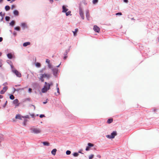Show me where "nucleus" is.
<instances>
[{
    "instance_id": "1",
    "label": "nucleus",
    "mask_w": 159,
    "mask_h": 159,
    "mask_svg": "<svg viewBox=\"0 0 159 159\" xmlns=\"http://www.w3.org/2000/svg\"><path fill=\"white\" fill-rule=\"evenodd\" d=\"M31 132L35 134H38L41 132V130L37 128H30Z\"/></svg>"
},
{
    "instance_id": "2",
    "label": "nucleus",
    "mask_w": 159,
    "mask_h": 159,
    "mask_svg": "<svg viewBox=\"0 0 159 159\" xmlns=\"http://www.w3.org/2000/svg\"><path fill=\"white\" fill-rule=\"evenodd\" d=\"M79 14H80V15L81 17V18L82 20H84V13H83L82 8L80 4L79 5Z\"/></svg>"
},
{
    "instance_id": "3",
    "label": "nucleus",
    "mask_w": 159,
    "mask_h": 159,
    "mask_svg": "<svg viewBox=\"0 0 159 159\" xmlns=\"http://www.w3.org/2000/svg\"><path fill=\"white\" fill-rule=\"evenodd\" d=\"M117 134V133L116 132V131H113L111 133V135H107L106 136V137L110 139H113Z\"/></svg>"
},
{
    "instance_id": "4",
    "label": "nucleus",
    "mask_w": 159,
    "mask_h": 159,
    "mask_svg": "<svg viewBox=\"0 0 159 159\" xmlns=\"http://www.w3.org/2000/svg\"><path fill=\"white\" fill-rule=\"evenodd\" d=\"M12 71V72L14 73L17 77H21V73L17 70L15 69H13Z\"/></svg>"
},
{
    "instance_id": "5",
    "label": "nucleus",
    "mask_w": 159,
    "mask_h": 159,
    "mask_svg": "<svg viewBox=\"0 0 159 159\" xmlns=\"http://www.w3.org/2000/svg\"><path fill=\"white\" fill-rule=\"evenodd\" d=\"M47 85L48 83L47 82H45V85L44 86V87L43 88H42V92L43 93H46L48 91V90H46V89L48 88Z\"/></svg>"
},
{
    "instance_id": "6",
    "label": "nucleus",
    "mask_w": 159,
    "mask_h": 159,
    "mask_svg": "<svg viewBox=\"0 0 159 159\" xmlns=\"http://www.w3.org/2000/svg\"><path fill=\"white\" fill-rule=\"evenodd\" d=\"M33 87L35 89H39V84L37 83H34L32 84Z\"/></svg>"
},
{
    "instance_id": "7",
    "label": "nucleus",
    "mask_w": 159,
    "mask_h": 159,
    "mask_svg": "<svg viewBox=\"0 0 159 159\" xmlns=\"http://www.w3.org/2000/svg\"><path fill=\"white\" fill-rule=\"evenodd\" d=\"M52 71L53 73V75L54 76H56L57 74L58 71V69L57 68H52Z\"/></svg>"
},
{
    "instance_id": "8",
    "label": "nucleus",
    "mask_w": 159,
    "mask_h": 159,
    "mask_svg": "<svg viewBox=\"0 0 159 159\" xmlns=\"http://www.w3.org/2000/svg\"><path fill=\"white\" fill-rule=\"evenodd\" d=\"M8 88L7 86L4 87L3 89L0 91L1 94H3L7 89Z\"/></svg>"
},
{
    "instance_id": "9",
    "label": "nucleus",
    "mask_w": 159,
    "mask_h": 159,
    "mask_svg": "<svg viewBox=\"0 0 159 159\" xmlns=\"http://www.w3.org/2000/svg\"><path fill=\"white\" fill-rule=\"evenodd\" d=\"M93 30L96 32L99 33L100 31V29L97 25H95L94 26Z\"/></svg>"
},
{
    "instance_id": "10",
    "label": "nucleus",
    "mask_w": 159,
    "mask_h": 159,
    "mask_svg": "<svg viewBox=\"0 0 159 159\" xmlns=\"http://www.w3.org/2000/svg\"><path fill=\"white\" fill-rule=\"evenodd\" d=\"M43 74V75L44 78L45 77H46L48 80H49V79L51 77L50 75L49 74H47L44 73V74Z\"/></svg>"
},
{
    "instance_id": "11",
    "label": "nucleus",
    "mask_w": 159,
    "mask_h": 159,
    "mask_svg": "<svg viewBox=\"0 0 159 159\" xmlns=\"http://www.w3.org/2000/svg\"><path fill=\"white\" fill-rule=\"evenodd\" d=\"M15 118L16 119L22 120V118H24V117L21 116V115L19 114H17Z\"/></svg>"
},
{
    "instance_id": "12",
    "label": "nucleus",
    "mask_w": 159,
    "mask_h": 159,
    "mask_svg": "<svg viewBox=\"0 0 159 159\" xmlns=\"http://www.w3.org/2000/svg\"><path fill=\"white\" fill-rule=\"evenodd\" d=\"M62 12H66L68 10V9L66 7L63 5L62 7Z\"/></svg>"
},
{
    "instance_id": "13",
    "label": "nucleus",
    "mask_w": 159,
    "mask_h": 159,
    "mask_svg": "<svg viewBox=\"0 0 159 159\" xmlns=\"http://www.w3.org/2000/svg\"><path fill=\"white\" fill-rule=\"evenodd\" d=\"M18 102H19V101H18V99H15L13 101V104H14L17 105H16L17 106H19Z\"/></svg>"
},
{
    "instance_id": "14",
    "label": "nucleus",
    "mask_w": 159,
    "mask_h": 159,
    "mask_svg": "<svg viewBox=\"0 0 159 159\" xmlns=\"http://www.w3.org/2000/svg\"><path fill=\"white\" fill-rule=\"evenodd\" d=\"M86 16L88 20H89V10H87L86 11Z\"/></svg>"
},
{
    "instance_id": "15",
    "label": "nucleus",
    "mask_w": 159,
    "mask_h": 159,
    "mask_svg": "<svg viewBox=\"0 0 159 159\" xmlns=\"http://www.w3.org/2000/svg\"><path fill=\"white\" fill-rule=\"evenodd\" d=\"M13 13L15 16H18L19 14V12L17 10H15L13 11Z\"/></svg>"
},
{
    "instance_id": "16",
    "label": "nucleus",
    "mask_w": 159,
    "mask_h": 159,
    "mask_svg": "<svg viewBox=\"0 0 159 159\" xmlns=\"http://www.w3.org/2000/svg\"><path fill=\"white\" fill-rule=\"evenodd\" d=\"M57 150L56 148L53 149L51 151V153L53 155H55L56 154Z\"/></svg>"
},
{
    "instance_id": "17",
    "label": "nucleus",
    "mask_w": 159,
    "mask_h": 159,
    "mask_svg": "<svg viewBox=\"0 0 159 159\" xmlns=\"http://www.w3.org/2000/svg\"><path fill=\"white\" fill-rule=\"evenodd\" d=\"M44 78L43 75L42 74H41L40 77L39 78L40 80H41V82H43L44 81V79L43 78Z\"/></svg>"
},
{
    "instance_id": "18",
    "label": "nucleus",
    "mask_w": 159,
    "mask_h": 159,
    "mask_svg": "<svg viewBox=\"0 0 159 159\" xmlns=\"http://www.w3.org/2000/svg\"><path fill=\"white\" fill-rule=\"evenodd\" d=\"M42 143L44 146H48L50 145L49 143L48 142H47V141L43 142H42Z\"/></svg>"
},
{
    "instance_id": "19",
    "label": "nucleus",
    "mask_w": 159,
    "mask_h": 159,
    "mask_svg": "<svg viewBox=\"0 0 159 159\" xmlns=\"http://www.w3.org/2000/svg\"><path fill=\"white\" fill-rule=\"evenodd\" d=\"M113 121V119L112 118H110L107 120V122L108 124H110Z\"/></svg>"
},
{
    "instance_id": "20",
    "label": "nucleus",
    "mask_w": 159,
    "mask_h": 159,
    "mask_svg": "<svg viewBox=\"0 0 159 159\" xmlns=\"http://www.w3.org/2000/svg\"><path fill=\"white\" fill-rule=\"evenodd\" d=\"M7 57L10 59H11L12 58V55L11 53H8L7 54Z\"/></svg>"
},
{
    "instance_id": "21",
    "label": "nucleus",
    "mask_w": 159,
    "mask_h": 159,
    "mask_svg": "<svg viewBox=\"0 0 159 159\" xmlns=\"http://www.w3.org/2000/svg\"><path fill=\"white\" fill-rule=\"evenodd\" d=\"M30 42H25L23 44V46L24 47H26V46H27L28 45H30Z\"/></svg>"
},
{
    "instance_id": "22",
    "label": "nucleus",
    "mask_w": 159,
    "mask_h": 159,
    "mask_svg": "<svg viewBox=\"0 0 159 159\" xmlns=\"http://www.w3.org/2000/svg\"><path fill=\"white\" fill-rule=\"evenodd\" d=\"M78 29H75L74 31H73V32L74 34V35L75 36H76L77 35V33L78 31Z\"/></svg>"
},
{
    "instance_id": "23",
    "label": "nucleus",
    "mask_w": 159,
    "mask_h": 159,
    "mask_svg": "<svg viewBox=\"0 0 159 159\" xmlns=\"http://www.w3.org/2000/svg\"><path fill=\"white\" fill-rule=\"evenodd\" d=\"M15 21L12 20L10 23V25L12 26H13L15 25Z\"/></svg>"
},
{
    "instance_id": "24",
    "label": "nucleus",
    "mask_w": 159,
    "mask_h": 159,
    "mask_svg": "<svg viewBox=\"0 0 159 159\" xmlns=\"http://www.w3.org/2000/svg\"><path fill=\"white\" fill-rule=\"evenodd\" d=\"M21 26L23 28H24L25 27L27 28V26L26 25V24L25 23H22L21 25Z\"/></svg>"
},
{
    "instance_id": "25",
    "label": "nucleus",
    "mask_w": 159,
    "mask_h": 159,
    "mask_svg": "<svg viewBox=\"0 0 159 159\" xmlns=\"http://www.w3.org/2000/svg\"><path fill=\"white\" fill-rule=\"evenodd\" d=\"M5 9L6 11H8L10 9V7L9 6L7 5L5 7Z\"/></svg>"
},
{
    "instance_id": "26",
    "label": "nucleus",
    "mask_w": 159,
    "mask_h": 159,
    "mask_svg": "<svg viewBox=\"0 0 159 159\" xmlns=\"http://www.w3.org/2000/svg\"><path fill=\"white\" fill-rule=\"evenodd\" d=\"M94 144L91 143H88V145L89 147L90 148L91 147H93L94 146Z\"/></svg>"
},
{
    "instance_id": "27",
    "label": "nucleus",
    "mask_w": 159,
    "mask_h": 159,
    "mask_svg": "<svg viewBox=\"0 0 159 159\" xmlns=\"http://www.w3.org/2000/svg\"><path fill=\"white\" fill-rule=\"evenodd\" d=\"M14 29L16 30L20 31V28L19 26H16L14 28Z\"/></svg>"
},
{
    "instance_id": "28",
    "label": "nucleus",
    "mask_w": 159,
    "mask_h": 159,
    "mask_svg": "<svg viewBox=\"0 0 159 159\" xmlns=\"http://www.w3.org/2000/svg\"><path fill=\"white\" fill-rule=\"evenodd\" d=\"M73 155L75 157H77L78 156V155H79V154L78 153L75 152L73 154Z\"/></svg>"
},
{
    "instance_id": "29",
    "label": "nucleus",
    "mask_w": 159,
    "mask_h": 159,
    "mask_svg": "<svg viewBox=\"0 0 159 159\" xmlns=\"http://www.w3.org/2000/svg\"><path fill=\"white\" fill-rule=\"evenodd\" d=\"M5 19L6 21H9L10 19V17L9 16H6Z\"/></svg>"
},
{
    "instance_id": "30",
    "label": "nucleus",
    "mask_w": 159,
    "mask_h": 159,
    "mask_svg": "<svg viewBox=\"0 0 159 159\" xmlns=\"http://www.w3.org/2000/svg\"><path fill=\"white\" fill-rule=\"evenodd\" d=\"M71 12L70 11H69L67 12H66V16H68L69 15L71 16V14H70Z\"/></svg>"
},
{
    "instance_id": "31",
    "label": "nucleus",
    "mask_w": 159,
    "mask_h": 159,
    "mask_svg": "<svg viewBox=\"0 0 159 159\" xmlns=\"http://www.w3.org/2000/svg\"><path fill=\"white\" fill-rule=\"evenodd\" d=\"M10 98L11 100H13L15 98V97L12 94H10Z\"/></svg>"
},
{
    "instance_id": "32",
    "label": "nucleus",
    "mask_w": 159,
    "mask_h": 159,
    "mask_svg": "<svg viewBox=\"0 0 159 159\" xmlns=\"http://www.w3.org/2000/svg\"><path fill=\"white\" fill-rule=\"evenodd\" d=\"M35 66H36L38 67H40L41 66V64L40 63L37 62L35 64Z\"/></svg>"
},
{
    "instance_id": "33",
    "label": "nucleus",
    "mask_w": 159,
    "mask_h": 159,
    "mask_svg": "<svg viewBox=\"0 0 159 159\" xmlns=\"http://www.w3.org/2000/svg\"><path fill=\"white\" fill-rule=\"evenodd\" d=\"M71 152L70 151L67 150L66 152V154L67 155H69L70 154Z\"/></svg>"
},
{
    "instance_id": "34",
    "label": "nucleus",
    "mask_w": 159,
    "mask_h": 159,
    "mask_svg": "<svg viewBox=\"0 0 159 159\" xmlns=\"http://www.w3.org/2000/svg\"><path fill=\"white\" fill-rule=\"evenodd\" d=\"M98 2V0H93V4H95Z\"/></svg>"
},
{
    "instance_id": "35",
    "label": "nucleus",
    "mask_w": 159,
    "mask_h": 159,
    "mask_svg": "<svg viewBox=\"0 0 159 159\" xmlns=\"http://www.w3.org/2000/svg\"><path fill=\"white\" fill-rule=\"evenodd\" d=\"M27 121V120L26 119H24V122L23 123L24 125L25 126L26 125V123Z\"/></svg>"
},
{
    "instance_id": "36",
    "label": "nucleus",
    "mask_w": 159,
    "mask_h": 159,
    "mask_svg": "<svg viewBox=\"0 0 159 159\" xmlns=\"http://www.w3.org/2000/svg\"><path fill=\"white\" fill-rule=\"evenodd\" d=\"M94 157V155L93 154H91L89 157V159H92Z\"/></svg>"
},
{
    "instance_id": "37",
    "label": "nucleus",
    "mask_w": 159,
    "mask_h": 159,
    "mask_svg": "<svg viewBox=\"0 0 159 159\" xmlns=\"http://www.w3.org/2000/svg\"><path fill=\"white\" fill-rule=\"evenodd\" d=\"M31 101V99L30 98H26L25 99V101Z\"/></svg>"
},
{
    "instance_id": "38",
    "label": "nucleus",
    "mask_w": 159,
    "mask_h": 159,
    "mask_svg": "<svg viewBox=\"0 0 159 159\" xmlns=\"http://www.w3.org/2000/svg\"><path fill=\"white\" fill-rule=\"evenodd\" d=\"M48 67L49 68L52 69V66L51 64H50V63L49 64H48Z\"/></svg>"
},
{
    "instance_id": "39",
    "label": "nucleus",
    "mask_w": 159,
    "mask_h": 159,
    "mask_svg": "<svg viewBox=\"0 0 159 159\" xmlns=\"http://www.w3.org/2000/svg\"><path fill=\"white\" fill-rule=\"evenodd\" d=\"M45 115L44 114H41L39 116V117L41 118H43V117H45Z\"/></svg>"
},
{
    "instance_id": "40",
    "label": "nucleus",
    "mask_w": 159,
    "mask_h": 159,
    "mask_svg": "<svg viewBox=\"0 0 159 159\" xmlns=\"http://www.w3.org/2000/svg\"><path fill=\"white\" fill-rule=\"evenodd\" d=\"M46 62L48 63V64H49L50 63V60L48 59H46Z\"/></svg>"
},
{
    "instance_id": "41",
    "label": "nucleus",
    "mask_w": 159,
    "mask_h": 159,
    "mask_svg": "<svg viewBox=\"0 0 159 159\" xmlns=\"http://www.w3.org/2000/svg\"><path fill=\"white\" fill-rule=\"evenodd\" d=\"M116 15H122V14L121 12H118V13H116Z\"/></svg>"
},
{
    "instance_id": "42",
    "label": "nucleus",
    "mask_w": 159,
    "mask_h": 159,
    "mask_svg": "<svg viewBox=\"0 0 159 159\" xmlns=\"http://www.w3.org/2000/svg\"><path fill=\"white\" fill-rule=\"evenodd\" d=\"M50 87L51 86H49V85H47L48 88L46 89V90H49L50 89Z\"/></svg>"
},
{
    "instance_id": "43",
    "label": "nucleus",
    "mask_w": 159,
    "mask_h": 159,
    "mask_svg": "<svg viewBox=\"0 0 159 159\" xmlns=\"http://www.w3.org/2000/svg\"><path fill=\"white\" fill-rule=\"evenodd\" d=\"M5 13H4L3 14H2V16H2V18L1 19V21H2V20H3V18H4V16L5 15Z\"/></svg>"
},
{
    "instance_id": "44",
    "label": "nucleus",
    "mask_w": 159,
    "mask_h": 159,
    "mask_svg": "<svg viewBox=\"0 0 159 159\" xmlns=\"http://www.w3.org/2000/svg\"><path fill=\"white\" fill-rule=\"evenodd\" d=\"M32 89L30 88H29L28 89V92L29 93H31L32 92Z\"/></svg>"
},
{
    "instance_id": "45",
    "label": "nucleus",
    "mask_w": 159,
    "mask_h": 159,
    "mask_svg": "<svg viewBox=\"0 0 159 159\" xmlns=\"http://www.w3.org/2000/svg\"><path fill=\"white\" fill-rule=\"evenodd\" d=\"M90 148L88 146H87L85 149V150L86 151H88L89 150Z\"/></svg>"
},
{
    "instance_id": "46",
    "label": "nucleus",
    "mask_w": 159,
    "mask_h": 159,
    "mask_svg": "<svg viewBox=\"0 0 159 159\" xmlns=\"http://www.w3.org/2000/svg\"><path fill=\"white\" fill-rule=\"evenodd\" d=\"M7 62L10 65V64H12V62H11V61L10 60H8L7 61Z\"/></svg>"
},
{
    "instance_id": "47",
    "label": "nucleus",
    "mask_w": 159,
    "mask_h": 159,
    "mask_svg": "<svg viewBox=\"0 0 159 159\" xmlns=\"http://www.w3.org/2000/svg\"><path fill=\"white\" fill-rule=\"evenodd\" d=\"M7 103V101H6V102L5 103V104L3 105V107H6Z\"/></svg>"
},
{
    "instance_id": "48",
    "label": "nucleus",
    "mask_w": 159,
    "mask_h": 159,
    "mask_svg": "<svg viewBox=\"0 0 159 159\" xmlns=\"http://www.w3.org/2000/svg\"><path fill=\"white\" fill-rule=\"evenodd\" d=\"M24 89V88H22V89H20V88L17 89H16V91H19L20 90H23Z\"/></svg>"
},
{
    "instance_id": "49",
    "label": "nucleus",
    "mask_w": 159,
    "mask_h": 159,
    "mask_svg": "<svg viewBox=\"0 0 159 159\" xmlns=\"http://www.w3.org/2000/svg\"><path fill=\"white\" fill-rule=\"evenodd\" d=\"M57 93H58V94H60V92H59V89L58 87H57Z\"/></svg>"
},
{
    "instance_id": "50",
    "label": "nucleus",
    "mask_w": 159,
    "mask_h": 159,
    "mask_svg": "<svg viewBox=\"0 0 159 159\" xmlns=\"http://www.w3.org/2000/svg\"><path fill=\"white\" fill-rule=\"evenodd\" d=\"M13 34L15 36H16L17 35V33L15 31H14L13 32Z\"/></svg>"
},
{
    "instance_id": "51",
    "label": "nucleus",
    "mask_w": 159,
    "mask_h": 159,
    "mask_svg": "<svg viewBox=\"0 0 159 159\" xmlns=\"http://www.w3.org/2000/svg\"><path fill=\"white\" fill-rule=\"evenodd\" d=\"M70 46L69 47V48H70ZM70 48H69V49H67L66 50V51L65 52H66L67 53H68V52H69L70 51Z\"/></svg>"
},
{
    "instance_id": "52",
    "label": "nucleus",
    "mask_w": 159,
    "mask_h": 159,
    "mask_svg": "<svg viewBox=\"0 0 159 159\" xmlns=\"http://www.w3.org/2000/svg\"><path fill=\"white\" fill-rule=\"evenodd\" d=\"M48 85H49V86H52L53 85V83H52V82H51L50 83H48Z\"/></svg>"
},
{
    "instance_id": "53",
    "label": "nucleus",
    "mask_w": 159,
    "mask_h": 159,
    "mask_svg": "<svg viewBox=\"0 0 159 159\" xmlns=\"http://www.w3.org/2000/svg\"><path fill=\"white\" fill-rule=\"evenodd\" d=\"M10 65L11 66V67L12 70L14 68V66L12 65V64H10Z\"/></svg>"
},
{
    "instance_id": "54",
    "label": "nucleus",
    "mask_w": 159,
    "mask_h": 159,
    "mask_svg": "<svg viewBox=\"0 0 159 159\" xmlns=\"http://www.w3.org/2000/svg\"><path fill=\"white\" fill-rule=\"evenodd\" d=\"M24 118H29V116L28 115H26L24 117Z\"/></svg>"
},
{
    "instance_id": "55",
    "label": "nucleus",
    "mask_w": 159,
    "mask_h": 159,
    "mask_svg": "<svg viewBox=\"0 0 159 159\" xmlns=\"http://www.w3.org/2000/svg\"><path fill=\"white\" fill-rule=\"evenodd\" d=\"M124 2L126 3H128V0H124Z\"/></svg>"
},
{
    "instance_id": "56",
    "label": "nucleus",
    "mask_w": 159,
    "mask_h": 159,
    "mask_svg": "<svg viewBox=\"0 0 159 159\" xmlns=\"http://www.w3.org/2000/svg\"><path fill=\"white\" fill-rule=\"evenodd\" d=\"M15 5H12L11 6V9H13V8H15Z\"/></svg>"
},
{
    "instance_id": "57",
    "label": "nucleus",
    "mask_w": 159,
    "mask_h": 159,
    "mask_svg": "<svg viewBox=\"0 0 159 159\" xmlns=\"http://www.w3.org/2000/svg\"><path fill=\"white\" fill-rule=\"evenodd\" d=\"M30 115L32 116V118H34V114H30Z\"/></svg>"
},
{
    "instance_id": "58",
    "label": "nucleus",
    "mask_w": 159,
    "mask_h": 159,
    "mask_svg": "<svg viewBox=\"0 0 159 159\" xmlns=\"http://www.w3.org/2000/svg\"><path fill=\"white\" fill-rule=\"evenodd\" d=\"M3 40V38L1 37H0V42L2 41Z\"/></svg>"
},
{
    "instance_id": "59",
    "label": "nucleus",
    "mask_w": 159,
    "mask_h": 159,
    "mask_svg": "<svg viewBox=\"0 0 159 159\" xmlns=\"http://www.w3.org/2000/svg\"><path fill=\"white\" fill-rule=\"evenodd\" d=\"M67 58V56H65L64 57L63 59H64L65 60V59H66Z\"/></svg>"
},
{
    "instance_id": "60",
    "label": "nucleus",
    "mask_w": 159,
    "mask_h": 159,
    "mask_svg": "<svg viewBox=\"0 0 159 159\" xmlns=\"http://www.w3.org/2000/svg\"><path fill=\"white\" fill-rule=\"evenodd\" d=\"M97 157H98L99 158H100L101 157V156L100 155H98L97 156Z\"/></svg>"
},
{
    "instance_id": "61",
    "label": "nucleus",
    "mask_w": 159,
    "mask_h": 159,
    "mask_svg": "<svg viewBox=\"0 0 159 159\" xmlns=\"http://www.w3.org/2000/svg\"><path fill=\"white\" fill-rule=\"evenodd\" d=\"M67 54H68V53H67L66 52H65L64 54V56H66Z\"/></svg>"
},
{
    "instance_id": "62",
    "label": "nucleus",
    "mask_w": 159,
    "mask_h": 159,
    "mask_svg": "<svg viewBox=\"0 0 159 159\" xmlns=\"http://www.w3.org/2000/svg\"><path fill=\"white\" fill-rule=\"evenodd\" d=\"M43 70L42 69L40 70V72L41 73H43Z\"/></svg>"
},
{
    "instance_id": "63",
    "label": "nucleus",
    "mask_w": 159,
    "mask_h": 159,
    "mask_svg": "<svg viewBox=\"0 0 159 159\" xmlns=\"http://www.w3.org/2000/svg\"><path fill=\"white\" fill-rule=\"evenodd\" d=\"M51 3H52L53 2V0H49Z\"/></svg>"
},
{
    "instance_id": "64",
    "label": "nucleus",
    "mask_w": 159,
    "mask_h": 159,
    "mask_svg": "<svg viewBox=\"0 0 159 159\" xmlns=\"http://www.w3.org/2000/svg\"><path fill=\"white\" fill-rule=\"evenodd\" d=\"M0 16H2V12H0Z\"/></svg>"
}]
</instances>
